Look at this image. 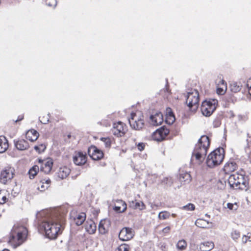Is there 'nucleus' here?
<instances>
[{"label": "nucleus", "instance_id": "nucleus-1", "mask_svg": "<svg viewBox=\"0 0 251 251\" xmlns=\"http://www.w3.org/2000/svg\"><path fill=\"white\" fill-rule=\"evenodd\" d=\"M209 145L208 137L206 136H202L195 146L192 155L191 161L199 165L201 164L205 159Z\"/></svg>", "mask_w": 251, "mask_h": 251}, {"label": "nucleus", "instance_id": "nucleus-2", "mask_svg": "<svg viewBox=\"0 0 251 251\" xmlns=\"http://www.w3.org/2000/svg\"><path fill=\"white\" fill-rule=\"evenodd\" d=\"M45 235L50 239H54L62 232L61 225L56 220L50 218L44 220L40 225Z\"/></svg>", "mask_w": 251, "mask_h": 251}, {"label": "nucleus", "instance_id": "nucleus-3", "mask_svg": "<svg viewBox=\"0 0 251 251\" xmlns=\"http://www.w3.org/2000/svg\"><path fill=\"white\" fill-rule=\"evenodd\" d=\"M27 236V230L25 227L14 226L9 237V243L14 248H16L25 241Z\"/></svg>", "mask_w": 251, "mask_h": 251}, {"label": "nucleus", "instance_id": "nucleus-4", "mask_svg": "<svg viewBox=\"0 0 251 251\" xmlns=\"http://www.w3.org/2000/svg\"><path fill=\"white\" fill-rule=\"evenodd\" d=\"M228 183L230 187L234 189L246 191L249 188L248 177L239 173L230 175L228 179Z\"/></svg>", "mask_w": 251, "mask_h": 251}, {"label": "nucleus", "instance_id": "nucleus-5", "mask_svg": "<svg viewBox=\"0 0 251 251\" xmlns=\"http://www.w3.org/2000/svg\"><path fill=\"white\" fill-rule=\"evenodd\" d=\"M225 151L223 148H218L211 152L207 156L206 164L208 167L214 168L219 165L223 161Z\"/></svg>", "mask_w": 251, "mask_h": 251}, {"label": "nucleus", "instance_id": "nucleus-6", "mask_svg": "<svg viewBox=\"0 0 251 251\" xmlns=\"http://www.w3.org/2000/svg\"><path fill=\"white\" fill-rule=\"evenodd\" d=\"M128 121L130 126L135 130H140L144 126V116L140 111L132 113Z\"/></svg>", "mask_w": 251, "mask_h": 251}, {"label": "nucleus", "instance_id": "nucleus-7", "mask_svg": "<svg viewBox=\"0 0 251 251\" xmlns=\"http://www.w3.org/2000/svg\"><path fill=\"white\" fill-rule=\"evenodd\" d=\"M199 94L196 89H191L187 93L186 103L190 110L196 111L199 106Z\"/></svg>", "mask_w": 251, "mask_h": 251}, {"label": "nucleus", "instance_id": "nucleus-8", "mask_svg": "<svg viewBox=\"0 0 251 251\" xmlns=\"http://www.w3.org/2000/svg\"><path fill=\"white\" fill-rule=\"evenodd\" d=\"M218 100L215 99L205 100L202 102L201 110L202 114L206 116H210L216 109Z\"/></svg>", "mask_w": 251, "mask_h": 251}, {"label": "nucleus", "instance_id": "nucleus-9", "mask_svg": "<svg viewBox=\"0 0 251 251\" xmlns=\"http://www.w3.org/2000/svg\"><path fill=\"white\" fill-rule=\"evenodd\" d=\"M14 169L11 167L4 168L0 174V181L1 183L5 184L11 180L14 175Z\"/></svg>", "mask_w": 251, "mask_h": 251}, {"label": "nucleus", "instance_id": "nucleus-10", "mask_svg": "<svg viewBox=\"0 0 251 251\" xmlns=\"http://www.w3.org/2000/svg\"><path fill=\"white\" fill-rule=\"evenodd\" d=\"M127 131L126 126L123 123L118 122L113 124L112 132L115 136L122 137Z\"/></svg>", "mask_w": 251, "mask_h": 251}, {"label": "nucleus", "instance_id": "nucleus-11", "mask_svg": "<svg viewBox=\"0 0 251 251\" xmlns=\"http://www.w3.org/2000/svg\"><path fill=\"white\" fill-rule=\"evenodd\" d=\"M134 236V230L131 228L126 227L123 228L119 234V239L124 241L130 240Z\"/></svg>", "mask_w": 251, "mask_h": 251}, {"label": "nucleus", "instance_id": "nucleus-12", "mask_svg": "<svg viewBox=\"0 0 251 251\" xmlns=\"http://www.w3.org/2000/svg\"><path fill=\"white\" fill-rule=\"evenodd\" d=\"M169 133V131L167 128L161 127L152 133V138L155 141H160L164 140Z\"/></svg>", "mask_w": 251, "mask_h": 251}, {"label": "nucleus", "instance_id": "nucleus-13", "mask_svg": "<svg viewBox=\"0 0 251 251\" xmlns=\"http://www.w3.org/2000/svg\"><path fill=\"white\" fill-rule=\"evenodd\" d=\"M38 161L40 164V167L41 171L45 174H49L50 172L53 165V161L51 159L48 158L44 160L39 159Z\"/></svg>", "mask_w": 251, "mask_h": 251}, {"label": "nucleus", "instance_id": "nucleus-14", "mask_svg": "<svg viewBox=\"0 0 251 251\" xmlns=\"http://www.w3.org/2000/svg\"><path fill=\"white\" fill-rule=\"evenodd\" d=\"M74 163L78 166L84 165L87 161V156L85 153L81 151L75 152L73 156Z\"/></svg>", "mask_w": 251, "mask_h": 251}, {"label": "nucleus", "instance_id": "nucleus-15", "mask_svg": "<svg viewBox=\"0 0 251 251\" xmlns=\"http://www.w3.org/2000/svg\"><path fill=\"white\" fill-rule=\"evenodd\" d=\"M89 155L93 160H99L103 157L102 151L95 146H91L88 150Z\"/></svg>", "mask_w": 251, "mask_h": 251}, {"label": "nucleus", "instance_id": "nucleus-16", "mask_svg": "<svg viewBox=\"0 0 251 251\" xmlns=\"http://www.w3.org/2000/svg\"><path fill=\"white\" fill-rule=\"evenodd\" d=\"M151 123L153 126H158L161 125L163 122V115L160 112H157L154 115H151L150 117Z\"/></svg>", "mask_w": 251, "mask_h": 251}, {"label": "nucleus", "instance_id": "nucleus-17", "mask_svg": "<svg viewBox=\"0 0 251 251\" xmlns=\"http://www.w3.org/2000/svg\"><path fill=\"white\" fill-rule=\"evenodd\" d=\"M85 229L89 234H93L97 229L95 222L91 220H88L85 224Z\"/></svg>", "mask_w": 251, "mask_h": 251}, {"label": "nucleus", "instance_id": "nucleus-18", "mask_svg": "<svg viewBox=\"0 0 251 251\" xmlns=\"http://www.w3.org/2000/svg\"><path fill=\"white\" fill-rule=\"evenodd\" d=\"M26 138L29 141L33 142L35 141L39 137V133L35 129H30L26 133Z\"/></svg>", "mask_w": 251, "mask_h": 251}, {"label": "nucleus", "instance_id": "nucleus-19", "mask_svg": "<svg viewBox=\"0 0 251 251\" xmlns=\"http://www.w3.org/2000/svg\"><path fill=\"white\" fill-rule=\"evenodd\" d=\"M237 168L236 163L234 161H229L224 166V171L226 174L234 172Z\"/></svg>", "mask_w": 251, "mask_h": 251}, {"label": "nucleus", "instance_id": "nucleus-20", "mask_svg": "<svg viewBox=\"0 0 251 251\" xmlns=\"http://www.w3.org/2000/svg\"><path fill=\"white\" fill-rule=\"evenodd\" d=\"M15 146L18 150L20 151L27 150L29 147L28 142L24 139L15 141Z\"/></svg>", "mask_w": 251, "mask_h": 251}, {"label": "nucleus", "instance_id": "nucleus-21", "mask_svg": "<svg viewBox=\"0 0 251 251\" xmlns=\"http://www.w3.org/2000/svg\"><path fill=\"white\" fill-rule=\"evenodd\" d=\"M70 173V169L66 166H63L59 169L57 173V176L60 179H64L68 176Z\"/></svg>", "mask_w": 251, "mask_h": 251}, {"label": "nucleus", "instance_id": "nucleus-22", "mask_svg": "<svg viewBox=\"0 0 251 251\" xmlns=\"http://www.w3.org/2000/svg\"><path fill=\"white\" fill-rule=\"evenodd\" d=\"M8 146V141L6 137L4 136H0V153L5 152Z\"/></svg>", "mask_w": 251, "mask_h": 251}, {"label": "nucleus", "instance_id": "nucleus-23", "mask_svg": "<svg viewBox=\"0 0 251 251\" xmlns=\"http://www.w3.org/2000/svg\"><path fill=\"white\" fill-rule=\"evenodd\" d=\"M85 219L86 214L83 212L77 213L76 216L74 217V221L77 226L81 225Z\"/></svg>", "mask_w": 251, "mask_h": 251}, {"label": "nucleus", "instance_id": "nucleus-24", "mask_svg": "<svg viewBox=\"0 0 251 251\" xmlns=\"http://www.w3.org/2000/svg\"><path fill=\"white\" fill-rule=\"evenodd\" d=\"M105 220H101L99 223L98 229L99 232L102 234H105L107 231L108 224Z\"/></svg>", "mask_w": 251, "mask_h": 251}, {"label": "nucleus", "instance_id": "nucleus-25", "mask_svg": "<svg viewBox=\"0 0 251 251\" xmlns=\"http://www.w3.org/2000/svg\"><path fill=\"white\" fill-rule=\"evenodd\" d=\"M214 247V243L211 241L205 242L201 244L200 248L203 251H209Z\"/></svg>", "mask_w": 251, "mask_h": 251}, {"label": "nucleus", "instance_id": "nucleus-26", "mask_svg": "<svg viewBox=\"0 0 251 251\" xmlns=\"http://www.w3.org/2000/svg\"><path fill=\"white\" fill-rule=\"evenodd\" d=\"M179 179L181 183H189L191 180V177L190 174L184 172L180 174Z\"/></svg>", "mask_w": 251, "mask_h": 251}, {"label": "nucleus", "instance_id": "nucleus-27", "mask_svg": "<svg viewBox=\"0 0 251 251\" xmlns=\"http://www.w3.org/2000/svg\"><path fill=\"white\" fill-rule=\"evenodd\" d=\"M130 206L134 209H138L140 210H144L146 208V205L142 201H134L130 202Z\"/></svg>", "mask_w": 251, "mask_h": 251}, {"label": "nucleus", "instance_id": "nucleus-28", "mask_svg": "<svg viewBox=\"0 0 251 251\" xmlns=\"http://www.w3.org/2000/svg\"><path fill=\"white\" fill-rule=\"evenodd\" d=\"M50 182V180H41L38 183V189L41 192L45 191L49 187Z\"/></svg>", "mask_w": 251, "mask_h": 251}, {"label": "nucleus", "instance_id": "nucleus-29", "mask_svg": "<svg viewBox=\"0 0 251 251\" xmlns=\"http://www.w3.org/2000/svg\"><path fill=\"white\" fill-rule=\"evenodd\" d=\"M195 225L201 228H207L209 223L203 219H198L196 221Z\"/></svg>", "mask_w": 251, "mask_h": 251}, {"label": "nucleus", "instance_id": "nucleus-30", "mask_svg": "<svg viewBox=\"0 0 251 251\" xmlns=\"http://www.w3.org/2000/svg\"><path fill=\"white\" fill-rule=\"evenodd\" d=\"M118 203L121 204L122 206H115L114 208L115 210L119 212H124L126 209V204L122 200L119 201Z\"/></svg>", "mask_w": 251, "mask_h": 251}, {"label": "nucleus", "instance_id": "nucleus-31", "mask_svg": "<svg viewBox=\"0 0 251 251\" xmlns=\"http://www.w3.org/2000/svg\"><path fill=\"white\" fill-rule=\"evenodd\" d=\"M39 167L38 166L34 165L29 170L28 174L30 178H33L34 177L39 171Z\"/></svg>", "mask_w": 251, "mask_h": 251}, {"label": "nucleus", "instance_id": "nucleus-32", "mask_svg": "<svg viewBox=\"0 0 251 251\" xmlns=\"http://www.w3.org/2000/svg\"><path fill=\"white\" fill-rule=\"evenodd\" d=\"M230 235L232 239L235 241H237L240 237V232L237 229L232 230Z\"/></svg>", "mask_w": 251, "mask_h": 251}, {"label": "nucleus", "instance_id": "nucleus-33", "mask_svg": "<svg viewBox=\"0 0 251 251\" xmlns=\"http://www.w3.org/2000/svg\"><path fill=\"white\" fill-rule=\"evenodd\" d=\"M187 247V243L184 240H179L176 245V247L178 250H184Z\"/></svg>", "mask_w": 251, "mask_h": 251}, {"label": "nucleus", "instance_id": "nucleus-34", "mask_svg": "<svg viewBox=\"0 0 251 251\" xmlns=\"http://www.w3.org/2000/svg\"><path fill=\"white\" fill-rule=\"evenodd\" d=\"M170 213L167 211L160 212L158 214V218L160 220H165L170 217Z\"/></svg>", "mask_w": 251, "mask_h": 251}, {"label": "nucleus", "instance_id": "nucleus-35", "mask_svg": "<svg viewBox=\"0 0 251 251\" xmlns=\"http://www.w3.org/2000/svg\"><path fill=\"white\" fill-rule=\"evenodd\" d=\"M247 242H251V233L248 232L247 234L243 235L242 237V242L244 244Z\"/></svg>", "mask_w": 251, "mask_h": 251}, {"label": "nucleus", "instance_id": "nucleus-36", "mask_svg": "<svg viewBox=\"0 0 251 251\" xmlns=\"http://www.w3.org/2000/svg\"><path fill=\"white\" fill-rule=\"evenodd\" d=\"M226 206L227 208L231 211H236L239 207L238 203L236 202L227 203Z\"/></svg>", "mask_w": 251, "mask_h": 251}, {"label": "nucleus", "instance_id": "nucleus-37", "mask_svg": "<svg viewBox=\"0 0 251 251\" xmlns=\"http://www.w3.org/2000/svg\"><path fill=\"white\" fill-rule=\"evenodd\" d=\"M181 209L186 211H193L195 209V206L194 204L189 203L181 207Z\"/></svg>", "mask_w": 251, "mask_h": 251}, {"label": "nucleus", "instance_id": "nucleus-38", "mask_svg": "<svg viewBox=\"0 0 251 251\" xmlns=\"http://www.w3.org/2000/svg\"><path fill=\"white\" fill-rule=\"evenodd\" d=\"M230 89L232 92H237L240 90L241 87L237 83L234 82L230 84Z\"/></svg>", "mask_w": 251, "mask_h": 251}, {"label": "nucleus", "instance_id": "nucleus-39", "mask_svg": "<svg viewBox=\"0 0 251 251\" xmlns=\"http://www.w3.org/2000/svg\"><path fill=\"white\" fill-rule=\"evenodd\" d=\"M100 140L104 143L105 147L109 148L111 146V139L108 137H102L100 138Z\"/></svg>", "mask_w": 251, "mask_h": 251}, {"label": "nucleus", "instance_id": "nucleus-40", "mask_svg": "<svg viewBox=\"0 0 251 251\" xmlns=\"http://www.w3.org/2000/svg\"><path fill=\"white\" fill-rule=\"evenodd\" d=\"M227 86L226 85H223V86H217V92L218 94H224L226 90Z\"/></svg>", "mask_w": 251, "mask_h": 251}, {"label": "nucleus", "instance_id": "nucleus-41", "mask_svg": "<svg viewBox=\"0 0 251 251\" xmlns=\"http://www.w3.org/2000/svg\"><path fill=\"white\" fill-rule=\"evenodd\" d=\"M175 121L174 115H166V121L169 125L173 124Z\"/></svg>", "mask_w": 251, "mask_h": 251}, {"label": "nucleus", "instance_id": "nucleus-42", "mask_svg": "<svg viewBox=\"0 0 251 251\" xmlns=\"http://www.w3.org/2000/svg\"><path fill=\"white\" fill-rule=\"evenodd\" d=\"M46 148V146L44 144H42L38 146H35L34 147L35 150H36L39 153L44 151L45 150Z\"/></svg>", "mask_w": 251, "mask_h": 251}, {"label": "nucleus", "instance_id": "nucleus-43", "mask_svg": "<svg viewBox=\"0 0 251 251\" xmlns=\"http://www.w3.org/2000/svg\"><path fill=\"white\" fill-rule=\"evenodd\" d=\"M7 200V198L4 191H0V203H4Z\"/></svg>", "mask_w": 251, "mask_h": 251}, {"label": "nucleus", "instance_id": "nucleus-44", "mask_svg": "<svg viewBox=\"0 0 251 251\" xmlns=\"http://www.w3.org/2000/svg\"><path fill=\"white\" fill-rule=\"evenodd\" d=\"M129 247L126 244H122L117 249V251H129Z\"/></svg>", "mask_w": 251, "mask_h": 251}, {"label": "nucleus", "instance_id": "nucleus-45", "mask_svg": "<svg viewBox=\"0 0 251 251\" xmlns=\"http://www.w3.org/2000/svg\"><path fill=\"white\" fill-rule=\"evenodd\" d=\"M46 4L49 6L54 7L57 4V2L56 0H47Z\"/></svg>", "mask_w": 251, "mask_h": 251}, {"label": "nucleus", "instance_id": "nucleus-46", "mask_svg": "<svg viewBox=\"0 0 251 251\" xmlns=\"http://www.w3.org/2000/svg\"><path fill=\"white\" fill-rule=\"evenodd\" d=\"M162 182L171 185L173 183V180L171 177H164L162 180Z\"/></svg>", "mask_w": 251, "mask_h": 251}, {"label": "nucleus", "instance_id": "nucleus-47", "mask_svg": "<svg viewBox=\"0 0 251 251\" xmlns=\"http://www.w3.org/2000/svg\"><path fill=\"white\" fill-rule=\"evenodd\" d=\"M238 118L240 121H246L248 120V116L246 114H239L237 116Z\"/></svg>", "mask_w": 251, "mask_h": 251}, {"label": "nucleus", "instance_id": "nucleus-48", "mask_svg": "<svg viewBox=\"0 0 251 251\" xmlns=\"http://www.w3.org/2000/svg\"><path fill=\"white\" fill-rule=\"evenodd\" d=\"M171 227L169 226L164 227L161 231V232L164 234H168L170 232Z\"/></svg>", "mask_w": 251, "mask_h": 251}, {"label": "nucleus", "instance_id": "nucleus-49", "mask_svg": "<svg viewBox=\"0 0 251 251\" xmlns=\"http://www.w3.org/2000/svg\"><path fill=\"white\" fill-rule=\"evenodd\" d=\"M145 147V144H144V143H138V144L137 145V148H138V149L140 151H143V150H144Z\"/></svg>", "mask_w": 251, "mask_h": 251}, {"label": "nucleus", "instance_id": "nucleus-50", "mask_svg": "<svg viewBox=\"0 0 251 251\" xmlns=\"http://www.w3.org/2000/svg\"><path fill=\"white\" fill-rule=\"evenodd\" d=\"M223 84L225 85H226V82L223 79H222L219 81V83L218 84V86H223Z\"/></svg>", "mask_w": 251, "mask_h": 251}, {"label": "nucleus", "instance_id": "nucleus-51", "mask_svg": "<svg viewBox=\"0 0 251 251\" xmlns=\"http://www.w3.org/2000/svg\"><path fill=\"white\" fill-rule=\"evenodd\" d=\"M166 115H174L173 112H172L171 109L170 108H168L167 109Z\"/></svg>", "mask_w": 251, "mask_h": 251}, {"label": "nucleus", "instance_id": "nucleus-52", "mask_svg": "<svg viewBox=\"0 0 251 251\" xmlns=\"http://www.w3.org/2000/svg\"><path fill=\"white\" fill-rule=\"evenodd\" d=\"M249 201L251 202V196L249 197Z\"/></svg>", "mask_w": 251, "mask_h": 251}, {"label": "nucleus", "instance_id": "nucleus-53", "mask_svg": "<svg viewBox=\"0 0 251 251\" xmlns=\"http://www.w3.org/2000/svg\"><path fill=\"white\" fill-rule=\"evenodd\" d=\"M10 251L8 249H4L3 251Z\"/></svg>", "mask_w": 251, "mask_h": 251}, {"label": "nucleus", "instance_id": "nucleus-54", "mask_svg": "<svg viewBox=\"0 0 251 251\" xmlns=\"http://www.w3.org/2000/svg\"><path fill=\"white\" fill-rule=\"evenodd\" d=\"M166 91H167V92H168V89H167V88H166Z\"/></svg>", "mask_w": 251, "mask_h": 251}]
</instances>
